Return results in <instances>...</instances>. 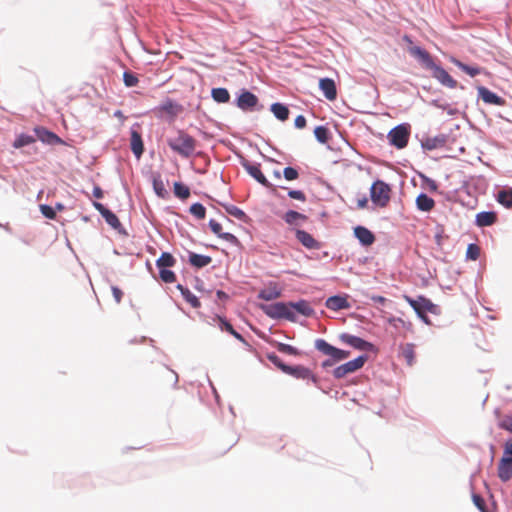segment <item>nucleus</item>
<instances>
[{
    "instance_id": "f257e3e1",
    "label": "nucleus",
    "mask_w": 512,
    "mask_h": 512,
    "mask_svg": "<svg viewBox=\"0 0 512 512\" xmlns=\"http://www.w3.org/2000/svg\"><path fill=\"white\" fill-rule=\"evenodd\" d=\"M403 40L409 45H412V40L409 36L405 35ZM409 53L417 58L423 66L432 72V77L438 80L443 86L450 89H455L458 82L441 66L437 65L429 52L419 46H410Z\"/></svg>"
},
{
    "instance_id": "f03ea898",
    "label": "nucleus",
    "mask_w": 512,
    "mask_h": 512,
    "mask_svg": "<svg viewBox=\"0 0 512 512\" xmlns=\"http://www.w3.org/2000/svg\"><path fill=\"white\" fill-rule=\"evenodd\" d=\"M168 146L184 158L192 156L196 150L197 141L188 133L179 130L174 137L167 140Z\"/></svg>"
},
{
    "instance_id": "7ed1b4c3",
    "label": "nucleus",
    "mask_w": 512,
    "mask_h": 512,
    "mask_svg": "<svg viewBox=\"0 0 512 512\" xmlns=\"http://www.w3.org/2000/svg\"><path fill=\"white\" fill-rule=\"evenodd\" d=\"M404 299L414 309L418 317L426 324H430L429 318L426 315L427 312L435 315L440 313L439 307L424 296H419L417 299H413L404 295Z\"/></svg>"
},
{
    "instance_id": "20e7f679",
    "label": "nucleus",
    "mask_w": 512,
    "mask_h": 512,
    "mask_svg": "<svg viewBox=\"0 0 512 512\" xmlns=\"http://www.w3.org/2000/svg\"><path fill=\"white\" fill-rule=\"evenodd\" d=\"M391 187L382 180L373 182L370 188V198L373 204L380 208H385L391 199Z\"/></svg>"
},
{
    "instance_id": "39448f33",
    "label": "nucleus",
    "mask_w": 512,
    "mask_h": 512,
    "mask_svg": "<svg viewBox=\"0 0 512 512\" xmlns=\"http://www.w3.org/2000/svg\"><path fill=\"white\" fill-rule=\"evenodd\" d=\"M410 137V126L400 124L391 129L387 135L390 145L397 149H403L407 146Z\"/></svg>"
},
{
    "instance_id": "423d86ee",
    "label": "nucleus",
    "mask_w": 512,
    "mask_h": 512,
    "mask_svg": "<svg viewBox=\"0 0 512 512\" xmlns=\"http://www.w3.org/2000/svg\"><path fill=\"white\" fill-rule=\"evenodd\" d=\"M263 312L273 319L294 320V312L290 309L289 303L277 302L269 305H261Z\"/></svg>"
},
{
    "instance_id": "0eeeda50",
    "label": "nucleus",
    "mask_w": 512,
    "mask_h": 512,
    "mask_svg": "<svg viewBox=\"0 0 512 512\" xmlns=\"http://www.w3.org/2000/svg\"><path fill=\"white\" fill-rule=\"evenodd\" d=\"M315 348L324 355L330 356L334 362L344 360L350 355L349 351L338 349L324 339H317L315 341Z\"/></svg>"
},
{
    "instance_id": "6e6552de",
    "label": "nucleus",
    "mask_w": 512,
    "mask_h": 512,
    "mask_svg": "<svg viewBox=\"0 0 512 512\" xmlns=\"http://www.w3.org/2000/svg\"><path fill=\"white\" fill-rule=\"evenodd\" d=\"M366 361L367 356H359L335 368L333 371V375L337 379L344 378L346 375L354 373L355 371L361 369Z\"/></svg>"
},
{
    "instance_id": "1a4fd4ad",
    "label": "nucleus",
    "mask_w": 512,
    "mask_h": 512,
    "mask_svg": "<svg viewBox=\"0 0 512 512\" xmlns=\"http://www.w3.org/2000/svg\"><path fill=\"white\" fill-rule=\"evenodd\" d=\"M243 167L245 168L247 173L251 177H253L257 182H259L260 184H262L263 186H265L266 188L270 189L273 192L276 190L275 186L272 183H270L265 177V175L262 173L260 164H253L247 161L243 163Z\"/></svg>"
},
{
    "instance_id": "9d476101",
    "label": "nucleus",
    "mask_w": 512,
    "mask_h": 512,
    "mask_svg": "<svg viewBox=\"0 0 512 512\" xmlns=\"http://www.w3.org/2000/svg\"><path fill=\"white\" fill-rule=\"evenodd\" d=\"M34 132L38 140L45 144L58 145L63 143L62 139L59 136H57L55 133L47 130L44 127H35Z\"/></svg>"
},
{
    "instance_id": "9b49d317",
    "label": "nucleus",
    "mask_w": 512,
    "mask_h": 512,
    "mask_svg": "<svg viewBox=\"0 0 512 512\" xmlns=\"http://www.w3.org/2000/svg\"><path fill=\"white\" fill-rule=\"evenodd\" d=\"M340 339L342 342L352 346L355 349L362 351L371 350V348L373 347V345L370 342L350 334H342L340 336Z\"/></svg>"
},
{
    "instance_id": "f8f14e48",
    "label": "nucleus",
    "mask_w": 512,
    "mask_h": 512,
    "mask_svg": "<svg viewBox=\"0 0 512 512\" xmlns=\"http://www.w3.org/2000/svg\"><path fill=\"white\" fill-rule=\"evenodd\" d=\"M478 94L482 101L487 104H492L496 106L505 105V100L502 97L498 96L496 93L490 91L488 88L484 86L478 87Z\"/></svg>"
},
{
    "instance_id": "ddd939ff",
    "label": "nucleus",
    "mask_w": 512,
    "mask_h": 512,
    "mask_svg": "<svg viewBox=\"0 0 512 512\" xmlns=\"http://www.w3.org/2000/svg\"><path fill=\"white\" fill-rule=\"evenodd\" d=\"M498 477L502 482H508L512 478V458L504 456L499 460Z\"/></svg>"
},
{
    "instance_id": "4468645a",
    "label": "nucleus",
    "mask_w": 512,
    "mask_h": 512,
    "mask_svg": "<svg viewBox=\"0 0 512 512\" xmlns=\"http://www.w3.org/2000/svg\"><path fill=\"white\" fill-rule=\"evenodd\" d=\"M296 239L307 249H319L320 243L308 232L297 229L295 231Z\"/></svg>"
},
{
    "instance_id": "2eb2a0df",
    "label": "nucleus",
    "mask_w": 512,
    "mask_h": 512,
    "mask_svg": "<svg viewBox=\"0 0 512 512\" xmlns=\"http://www.w3.org/2000/svg\"><path fill=\"white\" fill-rule=\"evenodd\" d=\"M319 88L322 90L324 96L333 101L337 98V89L333 79L331 78H322L319 81Z\"/></svg>"
},
{
    "instance_id": "dca6fc26",
    "label": "nucleus",
    "mask_w": 512,
    "mask_h": 512,
    "mask_svg": "<svg viewBox=\"0 0 512 512\" xmlns=\"http://www.w3.org/2000/svg\"><path fill=\"white\" fill-rule=\"evenodd\" d=\"M257 103L258 98L249 91L242 92L237 99V106L242 110L252 109Z\"/></svg>"
},
{
    "instance_id": "f3484780",
    "label": "nucleus",
    "mask_w": 512,
    "mask_h": 512,
    "mask_svg": "<svg viewBox=\"0 0 512 512\" xmlns=\"http://www.w3.org/2000/svg\"><path fill=\"white\" fill-rule=\"evenodd\" d=\"M325 306L328 309L333 310V311L350 308V304L347 300V296H340V295H335V296L329 297L325 302Z\"/></svg>"
},
{
    "instance_id": "a211bd4d",
    "label": "nucleus",
    "mask_w": 512,
    "mask_h": 512,
    "mask_svg": "<svg viewBox=\"0 0 512 512\" xmlns=\"http://www.w3.org/2000/svg\"><path fill=\"white\" fill-rule=\"evenodd\" d=\"M286 374L291 375L298 379H310L314 383L316 382V377L312 373V371L304 366H301V365L289 366V369L287 370Z\"/></svg>"
},
{
    "instance_id": "6ab92c4d",
    "label": "nucleus",
    "mask_w": 512,
    "mask_h": 512,
    "mask_svg": "<svg viewBox=\"0 0 512 512\" xmlns=\"http://www.w3.org/2000/svg\"><path fill=\"white\" fill-rule=\"evenodd\" d=\"M354 235L364 246H370L375 242L374 234L364 226H357L354 229Z\"/></svg>"
},
{
    "instance_id": "aec40b11",
    "label": "nucleus",
    "mask_w": 512,
    "mask_h": 512,
    "mask_svg": "<svg viewBox=\"0 0 512 512\" xmlns=\"http://www.w3.org/2000/svg\"><path fill=\"white\" fill-rule=\"evenodd\" d=\"M209 227L211 229V231L217 235L219 238L229 242V243H232V244H236L238 242V239L235 235L231 234V233H224L222 232V226L219 222H217L216 220L214 219H211L209 221Z\"/></svg>"
},
{
    "instance_id": "412c9836",
    "label": "nucleus",
    "mask_w": 512,
    "mask_h": 512,
    "mask_svg": "<svg viewBox=\"0 0 512 512\" xmlns=\"http://www.w3.org/2000/svg\"><path fill=\"white\" fill-rule=\"evenodd\" d=\"M159 112L168 114L170 116H177L182 111V106L172 99H166L157 108Z\"/></svg>"
},
{
    "instance_id": "4be33fe9",
    "label": "nucleus",
    "mask_w": 512,
    "mask_h": 512,
    "mask_svg": "<svg viewBox=\"0 0 512 512\" xmlns=\"http://www.w3.org/2000/svg\"><path fill=\"white\" fill-rule=\"evenodd\" d=\"M446 136L438 135L435 137H426L422 140L421 145L426 150H435L444 147L446 144Z\"/></svg>"
},
{
    "instance_id": "5701e85b",
    "label": "nucleus",
    "mask_w": 512,
    "mask_h": 512,
    "mask_svg": "<svg viewBox=\"0 0 512 512\" xmlns=\"http://www.w3.org/2000/svg\"><path fill=\"white\" fill-rule=\"evenodd\" d=\"M130 146L134 155L140 158L144 151V145L140 133L136 130L131 131Z\"/></svg>"
},
{
    "instance_id": "b1692460",
    "label": "nucleus",
    "mask_w": 512,
    "mask_h": 512,
    "mask_svg": "<svg viewBox=\"0 0 512 512\" xmlns=\"http://www.w3.org/2000/svg\"><path fill=\"white\" fill-rule=\"evenodd\" d=\"M416 206L420 211L429 212L435 206V201L428 195L421 193L416 198Z\"/></svg>"
},
{
    "instance_id": "393cba45",
    "label": "nucleus",
    "mask_w": 512,
    "mask_h": 512,
    "mask_svg": "<svg viewBox=\"0 0 512 512\" xmlns=\"http://www.w3.org/2000/svg\"><path fill=\"white\" fill-rule=\"evenodd\" d=\"M496 220L497 216L494 212H480L476 215V224L479 227L493 225Z\"/></svg>"
},
{
    "instance_id": "a878e982",
    "label": "nucleus",
    "mask_w": 512,
    "mask_h": 512,
    "mask_svg": "<svg viewBox=\"0 0 512 512\" xmlns=\"http://www.w3.org/2000/svg\"><path fill=\"white\" fill-rule=\"evenodd\" d=\"M290 309L293 311L296 310L298 313L304 315V316H312L314 314V309L311 307V305L305 301L301 300L296 303H289Z\"/></svg>"
},
{
    "instance_id": "bb28decb",
    "label": "nucleus",
    "mask_w": 512,
    "mask_h": 512,
    "mask_svg": "<svg viewBox=\"0 0 512 512\" xmlns=\"http://www.w3.org/2000/svg\"><path fill=\"white\" fill-rule=\"evenodd\" d=\"M450 61L455 66H457L459 69H461L463 72H465L466 74H468L471 77H475V76L479 75L482 72V69L480 67L469 66V65L461 62L460 60H458V59H456L454 57H452Z\"/></svg>"
},
{
    "instance_id": "cd10ccee",
    "label": "nucleus",
    "mask_w": 512,
    "mask_h": 512,
    "mask_svg": "<svg viewBox=\"0 0 512 512\" xmlns=\"http://www.w3.org/2000/svg\"><path fill=\"white\" fill-rule=\"evenodd\" d=\"M211 261L212 259L210 256L200 255L193 252L189 254V263L197 268L205 267L209 265Z\"/></svg>"
},
{
    "instance_id": "c85d7f7f",
    "label": "nucleus",
    "mask_w": 512,
    "mask_h": 512,
    "mask_svg": "<svg viewBox=\"0 0 512 512\" xmlns=\"http://www.w3.org/2000/svg\"><path fill=\"white\" fill-rule=\"evenodd\" d=\"M401 355L405 359L407 365L412 366L415 363V345L412 343L402 345Z\"/></svg>"
},
{
    "instance_id": "c756f323",
    "label": "nucleus",
    "mask_w": 512,
    "mask_h": 512,
    "mask_svg": "<svg viewBox=\"0 0 512 512\" xmlns=\"http://www.w3.org/2000/svg\"><path fill=\"white\" fill-rule=\"evenodd\" d=\"M284 221L289 225H298L307 220V216L294 210H289L283 216Z\"/></svg>"
},
{
    "instance_id": "7c9ffc66",
    "label": "nucleus",
    "mask_w": 512,
    "mask_h": 512,
    "mask_svg": "<svg viewBox=\"0 0 512 512\" xmlns=\"http://www.w3.org/2000/svg\"><path fill=\"white\" fill-rule=\"evenodd\" d=\"M280 296L281 292L276 286L264 288L258 294V298L263 299L265 301H271L279 298Z\"/></svg>"
},
{
    "instance_id": "2f4dec72",
    "label": "nucleus",
    "mask_w": 512,
    "mask_h": 512,
    "mask_svg": "<svg viewBox=\"0 0 512 512\" xmlns=\"http://www.w3.org/2000/svg\"><path fill=\"white\" fill-rule=\"evenodd\" d=\"M178 290L181 292L184 299L193 307V308H199L201 306V303L199 299L191 293V291L184 287L183 285L179 284L177 286Z\"/></svg>"
},
{
    "instance_id": "473e14b6",
    "label": "nucleus",
    "mask_w": 512,
    "mask_h": 512,
    "mask_svg": "<svg viewBox=\"0 0 512 512\" xmlns=\"http://www.w3.org/2000/svg\"><path fill=\"white\" fill-rule=\"evenodd\" d=\"M271 111L274 116L281 121H285L289 117V109L281 103L272 104Z\"/></svg>"
},
{
    "instance_id": "72a5a7b5",
    "label": "nucleus",
    "mask_w": 512,
    "mask_h": 512,
    "mask_svg": "<svg viewBox=\"0 0 512 512\" xmlns=\"http://www.w3.org/2000/svg\"><path fill=\"white\" fill-rule=\"evenodd\" d=\"M211 95L218 103H227L230 100V94L226 88H213Z\"/></svg>"
},
{
    "instance_id": "f704fd0d",
    "label": "nucleus",
    "mask_w": 512,
    "mask_h": 512,
    "mask_svg": "<svg viewBox=\"0 0 512 512\" xmlns=\"http://www.w3.org/2000/svg\"><path fill=\"white\" fill-rule=\"evenodd\" d=\"M175 263V258L168 252L162 253L159 259L156 261V264L159 269H166V267H172L175 265Z\"/></svg>"
},
{
    "instance_id": "c9c22d12",
    "label": "nucleus",
    "mask_w": 512,
    "mask_h": 512,
    "mask_svg": "<svg viewBox=\"0 0 512 512\" xmlns=\"http://www.w3.org/2000/svg\"><path fill=\"white\" fill-rule=\"evenodd\" d=\"M497 200L501 205L507 208L512 207V189L500 190L498 192Z\"/></svg>"
},
{
    "instance_id": "e433bc0d",
    "label": "nucleus",
    "mask_w": 512,
    "mask_h": 512,
    "mask_svg": "<svg viewBox=\"0 0 512 512\" xmlns=\"http://www.w3.org/2000/svg\"><path fill=\"white\" fill-rule=\"evenodd\" d=\"M35 142V138L33 136L27 134H20L14 141V148H21L27 145H30Z\"/></svg>"
},
{
    "instance_id": "4c0bfd02",
    "label": "nucleus",
    "mask_w": 512,
    "mask_h": 512,
    "mask_svg": "<svg viewBox=\"0 0 512 512\" xmlns=\"http://www.w3.org/2000/svg\"><path fill=\"white\" fill-rule=\"evenodd\" d=\"M275 347L279 352L284 353V354L293 355V356L300 355L299 350L289 344L276 342Z\"/></svg>"
},
{
    "instance_id": "58836bf2",
    "label": "nucleus",
    "mask_w": 512,
    "mask_h": 512,
    "mask_svg": "<svg viewBox=\"0 0 512 512\" xmlns=\"http://www.w3.org/2000/svg\"><path fill=\"white\" fill-rule=\"evenodd\" d=\"M314 135L316 139L322 144L327 143L329 140V130L325 126H317L314 129Z\"/></svg>"
},
{
    "instance_id": "ea45409f",
    "label": "nucleus",
    "mask_w": 512,
    "mask_h": 512,
    "mask_svg": "<svg viewBox=\"0 0 512 512\" xmlns=\"http://www.w3.org/2000/svg\"><path fill=\"white\" fill-rule=\"evenodd\" d=\"M174 193L180 199H187L190 196V189L182 183L175 182Z\"/></svg>"
},
{
    "instance_id": "a19ab883",
    "label": "nucleus",
    "mask_w": 512,
    "mask_h": 512,
    "mask_svg": "<svg viewBox=\"0 0 512 512\" xmlns=\"http://www.w3.org/2000/svg\"><path fill=\"white\" fill-rule=\"evenodd\" d=\"M267 359L284 373L289 369V365H286L275 353L267 354Z\"/></svg>"
},
{
    "instance_id": "79ce46f5",
    "label": "nucleus",
    "mask_w": 512,
    "mask_h": 512,
    "mask_svg": "<svg viewBox=\"0 0 512 512\" xmlns=\"http://www.w3.org/2000/svg\"><path fill=\"white\" fill-rule=\"evenodd\" d=\"M225 210L228 214H230L231 216H233L239 220H245L247 217L243 210H241L239 207L234 206V205H226Z\"/></svg>"
},
{
    "instance_id": "37998d69",
    "label": "nucleus",
    "mask_w": 512,
    "mask_h": 512,
    "mask_svg": "<svg viewBox=\"0 0 512 512\" xmlns=\"http://www.w3.org/2000/svg\"><path fill=\"white\" fill-rule=\"evenodd\" d=\"M190 213L201 220L205 218L206 208L201 203H194L190 207Z\"/></svg>"
},
{
    "instance_id": "c03bdc74",
    "label": "nucleus",
    "mask_w": 512,
    "mask_h": 512,
    "mask_svg": "<svg viewBox=\"0 0 512 512\" xmlns=\"http://www.w3.org/2000/svg\"><path fill=\"white\" fill-rule=\"evenodd\" d=\"M389 324L393 325L394 327H398V325H401L403 328H405L408 331H412L413 324L410 321H405L402 318L398 317H390L388 319Z\"/></svg>"
},
{
    "instance_id": "a18cd8bd",
    "label": "nucleus",
    "mask_w": 512,
    "mask_h": 512,
    "mask_svg": "<svg viewBox=\"0 0 512 512\" xmlns=\"http://www.w3.org/2000/svg\"><path fill=\"white\" fill-rule=\"evenodd\" d=\"M103 218L114 229H117L121 226L118 217L110 210L106 211V213L103 215Z\"/></svg>"
},
{
    "instance_id": "49530a36",
    "label": "nucleus",
    "mask_w": 512,
    "mask_h": 512,
    "mask_svg": "<svg viewBox=\"0 0 512 512\" xmlns=\"http://www.w3.org/2000/svg\"><path fill=\"white\" fill-rule=\"evenodd\" d=\"M162 376L171 384L175 385L178 382V375L171 369L164 367L162 369Z\"/></svg>"
},
{
    "instance_id": "de8ad7c7",
    "label": "nucleus",
    "mask_w": 512,
    "mask_h": 512,
    "mask_svg": "<svg viewBox=\"0 0 512 512\" xmlns=\"http://www.w3.org/2000/svg\"><path fill=\"white\" fill-rule=\"evenodd\" d=\"M123 81L127 87L136 86L139 82L138 77L132 72L126 71L123 74Z\"/></svg>"
},
{
    "instance_id": "09e8293b",
    "label": "nucleus",
    "mask_w": 512,
    "mask_h": 512,
    "mask_svg": "<svg viewBox=\"0 0 512 512\" xmlns=\"http://www.w3.org/2000/svg\"><path fill=\"white\" fill-rule=\"evenodd\" d=\"M159 276L165 283H173L176 280V275L173 271L167 269H160Z\"/></svg>"
},
{
    "instance_id": "8fccbe9b",
    "label": "nucleus",
    "mask_w": 512,
    "mask_h": 512,
    "mask_svg": "<svg viewBox=\"0 0 512 512\" xmlns=\"http://www.w3.org/2000/svg\"><path fill=\"white\" fill-rule=\"evenodd\" d=\"M467 258L477 260L480 256V248L476 244H469L467 248Z\"/></svg>"
},
{
    "instance_id": "3c124183",
    "label": "nucleus",
    "mask_w": 512,
    "mask_h": 512,
    "mask_svg": "<svg viewBox=\"0 0 512 512\" xmlns=\"http://www.w3.org/2000/svg\"><path fill=\"white\" fill-rule=\"evenodd\" d=\"M283 176L288 181L296 180L299 177L298 171L293 167H286L283 171Z\"/></svg>"
},
{
    "instance_id": "603ef678",
    "label": "nucleus",
    "mask_w": 512,
    "mask_h": 512,
    "mask_svg": "<svg viewBox=\"0 0 512 512\" xmlns=\"http://www.w3.org/2000/svg\"><path fill=\"white\" fill-rule=\"evenodd\" d=\"M473 503L475 506L481 511V512H487L486 511V503L485 500L478 494H474L473 497Z\"/></svg>"
},
{
    "instance_id": "864d4df0",
    "label": "nucleus",
    "mask_w": 512,
    "mask_h": 512,
    "mask_svg": "<svg viewBox=\"0 0 512 512\" xmlns=\"http://www.w3.org/2000/svg\"><path fill=\"white\" fill-rule=\"evenodd\" d=\"M41 213L48 219H55L56 213L55 210L49 205H41L40 206Z\"/></svg>"
},
{
    "instance_id": "5fc2aeb1",
    "label": "nucleus",
    "mask_w": 512,
    "mask_h": 512,
    "mask_svg": "<svg viewBox=\"0 0 512 512\" xmlns=\"http://www.w3.org/2000/svg\"><path fill=\"white\" fill-rule=\"evenodd\" d=\"M153 186L157 195L164 197V195L166 194V189L164 187L163 182L159 179H154Z\"/></svg>"
},
{
    "instance_id": "6e6d98bb",
    "label": "nucleus",
    "mask_w": 512,
    "mask_h": 512,
    "mask_svg": "<svg viewBox=\"0 0 512 512\" xmlns=\"http://www.w3.org/2000/svg\"><path fill=\"white\" fill-rule=\"evenodd\" d=\"M288 196L292 199H296L302 202L306 201V195L301 190H290L288 192Z\"/></svg>"
},
{
    "instance_id": "4d7b16f0",
    "label": "nucleus",
    "mask_w": 512,
    "mask_h": 512,
    "mask_svg": "<svg viewBox=\"0 0 512 512\" xmlns=\"http://www.w3.org/2000/svg\"><path fill=\"white\" fill-rule=\"evenodd\" d=\"M218 320H219V327L222 331H227L228 333L231 334L235 330L233 328V326L228 321H226L224 318L219 317Z\"/></svg>"
},
{
    "instance_id": "13d9d810",
    "label": "nucleus",
    "mask_w": 512,
    "mask_h": 512,
    "mask_svg": "<svg viewBox=\"0 0 512 512\" xmlns=\"http://www.w3.org/2000/svg\"><path fill=\"white\" fill-rule=\"evenodd\" d=\"M111 290L116 303H120L123 297L122 290L116 286H112Z\"/></svg>"
},
{
    "instance_id": "bf43d9fd",
    "label": "nucleus",
    "mask_w": 512,
    "mask_h": 512,
    "mask_svg": "<svg viewBox=\"0 0 512 512\" xmlns=\"http://www.w3.org/2000/svg\"><path fill=\"white\" fill-rule=\"evenodd\" d=\"M295 126L298 129H303L306 126V118L303 115H298L295 118Z\"/></svg>"
},
{
    "instance_id": "052dcab7",
    "label": "nucleus",
    "mask_w": 512,
    "mask_h": 512,
    "mask_svg": "<svg viewBox=\"0 0 512 512\" xmlns=\"http://www.w3.org/2000/svg\"><path fill=\"white\" fill-rule=\"evenodd\" d=\"M426 186L432 192H435L438 189V185H437L436 181L429 179V178L426 179Z\"/></svg>"
},
{
    "instance_id": "680f3d73",
    "label": "nucleus",
    "mask_w": 512,
    "mask_h": 512,
    "mask_svg": "<svg viewBox=\"0 0 512 512\" xmlns=\"http://www.w3.org/2000/svg\"><path fill=\"white\" fill-rule=\"evenodd\" d=\"M502 428L512 432V418H507L502 421Z\"/></svg>"
},
{
    "instance_id": "e2e57ef3",
    "label": "nucleus",
    "mask_w": 512,
    "mask_h": 512,
    "mask_svg": "<svg viewBox=\"0 0 512 512\" xmlns=\"http://www.w3.org/2000/svg\"><path fill=\"white\" fill-rule=\"evenodd\" d=\"M94 207L96 208V210L103 216L106 211H108L109 209H107L106 207H104L103 204L99 203V202H94Z\"/></svg>"
},
{
    "instance_id": "0e129e2a",
    "label": "nucleus",
    "mask_w": 512,
    "mask_h": 512,
    "mask_svg": "<svg viewBox=\"0 0 512 512\" xmlns=\"http://www.w3.org/2000/svg\"><path fill=\"white\" fill-rule=\"evenodd\" d=\"M367 204H368V199H367L365 196H363L361 199H358V200H357V207H358L359 209H364V208H366V207H367Z\"/></svg>"
},
{
    "instance_id": "69168bd1",
    "label": "nucleus",
    "mask_w": 512,
    "mask_h": 512,
    "mask_svg": "<svg viewBox=\"0 0 512 512\" xmlns=\"http://www.w3.org/2000/svg\"><path fill=\"white\" fill-rule=\"evenodd\" d=\"M504 454L510 455L512 458V441H507L504 446Z\"/></svg>"
},
{
    "instance_id": "338daca9",
    "label": "nucleus",
    "mask_w": 512,
    "mask_h": 512,
    "mask_svg": "<svg viewBox=\"0 0 512 512\" xmlns=\"http://www.w3.org/2000/svg\"><path fill=\"white\" fill-rule=\"evenodd\" d=\"M371 300L374 301V302H377L379 304H382L384 305L387 301V299L383 296H378V295H373L371 296Z\"/></svg>"
},
{
    "instance_id": "774afa93",
    "label": "nucleus",
    "mask_w": 512,
    "mask_h": 512,
    "mask_svg": "<svg viewBox=\"0 0 512 512\" xmlns=\"http://www.w3.org/2000/svg\"><path fill=\"white\" fill-rule=\"evenodd\" d=\"M93 196L97 199H100L103 197V191L99 186H95L93 189Z\"/></svg>"
}]
</instances>
